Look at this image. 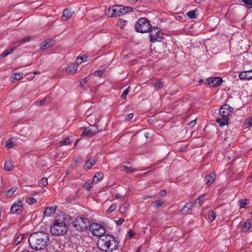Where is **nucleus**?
Returning <instances> with one entry per match:
<instances>
[{
    "label": "nucleus",
    "instance_id": "obj_7",
    "mask_svg": "<svg viewBox=\"0 0 252 252\" xmlns=\"http://www.w3.org/2000/svg\"><path fill=\"white\" fill-rule=\"evenodd\" d=\"M90 229L93 235L101 237L105 233L104 227L100 224L93 223L90 226Z\"/></svg>",
    "mask_w": 252,
    "mask_h": 252
},
{
    "label": "nucleus",
    "instance_id": "obj_12",
    "mask_svg": "<svg viewBox=\"0 0 252 252\" xmlns=\"http://www.w3.org/2000/svg\"><path fill=\"white\" fill-rule=\"evenodd\" d=\"M239 77L241 80H250L252 79V70L246 71L241 72Z\"/></svg>",
    "mask_w": 252,
    "mask_h": 252
},
{
    "label": "nucleus",
    "instance_id": "obj_60",
    "mask_svg": "<svg viewBox=\"0 0 252 252\" xmlns=\"http://www.w3.org/2000/svg\"><path fill=\"white\" fill-rule=\"evenodd\" d=\"M116 198L119 199L121 197V195L120 194H117L116 196Z\"/></svg>",
    "mask_w": 252,
    "mask_h": 252
},
{
    "label": "nucleus",
    "instance_id": "obj_55",
    "mask_svg": "<svg viewBox=\"0 0 252 252\" xmlns=\"http://www.w3.org/2000/svg\"><path fill=\"white\" fill-rule=\"evenodd\" d=\"M128 234L130 238H132L134 235V233L131 230L129 231Z\"/></svg>",
    "mask_w": 252,
    "mask_h": 252
},
{
    "label": "nucleus",
    "instance_id": "obj_10",
    "mask_svg": "<svg viewBox=\"0 0 252 252\" xmlns=\"http://www.w3.org/2000/svg\"><path fill=\"white\" fill-rule=\"evenodd\" d=\"M114 13H115V16H120V15H124L126 13V11L125 6L121 5H113Z\"/></svg>",
    "mask_w": 252,
    "mask_h": 252
},
{
    "label": "nucleus",
    "instance_id": "obj_34",
    "mask_svg": "<svg viewBox=\"0 0 252 252\" xmlns=\"http://www.w3.org/2000/svg\"><path fill=\"white\" fill-rule=\"evenodd\" d=\"M93 183V181H87L84 185V188H85L86 190H90V189L92 187Z\"/></svg>",
    "mask_w": 252,
    "mask_h": 252
},
{
    "label": "nucleus",
    "instance_id": "obj_9",
    "mask_svg": "<svg viewBox=\"0 0 252 252\" xmlns=\"http://www.w3.org/2000/svg\"><path fill=\"white\" fill-rule=\"evenodd\" d=\"M23 209V203L22 199L15 202L11 207V212L12 214H20Z\"/></svg>",
    "mask_w": 252,
    "mask_h": 252
},
{
    "label": "nucleus",
    "instance_id": "obj_54",
    "mask_svg": "<svg viewBox=\"0 0 252 252\" xmlns=\"http://www.w3.org/2000/svg\"><path fill=\"white\" fill-rule=\"evenodd\" d=\"M45 102V100L44 99L41 100L39 102H38V105L39 106L42 105L44 104Z\"/></svg>",
    "mask_w": 252,
    "mask_h": 252
},
{
    "label": "nucleus",
    "instance_id": "obj_64",
    "mask_svg": "<svg viewBox=\"0 0 252 252\" xmlns=\"http://www.w3.org/2000/svg\"><path fill=\"white\" fill-rule=\"evenodd\" d=\"M250 182H252V176L250 179Z\"/></svg>",
    "mask_w": 252,
    "mask_h": 252
},
{
    "label": "nucleus",
    "instance_id": "obj_48",
    "mask_svg": "<svg viewBox=\"0 0 252 252\" xmlns=\"http://www.w3.org/2000/svg\"><path fill=\"white\" fill-rule=\"evenodd\" d=\"M70 143V141L69 138H65L62 143V145H67Z\"/></svg>",
    "mask_w": 252,
    "mask_h": 252
},
{
    "label": "nucleus",
    "instance_id": "obj_49",
    "mask_svg": "<svg viewBox=\"0 0 252 252\" xmlns=\"http://www.w3.org/2000/svg\"><path fill=\"white\" fill-rule=\"evenodd\" d=\"M103 74V72L101 70L96 71L94 72V75L98 77H101Z\"/></svg>",
    "mask_w": 252,
    "mask_h": 252
},
{
    "label": "nucleus",
    "instance_id": "obj_23",
    "mask_svg": "<svg viewBox=\"0 0 252 252\" xmlns=\"http://www.w3.org/2000/svg\"><path fill=\"white\" fill-rule=\"evenodd\" d=\"M103 174L101 172H97L94 177L93 182L94 183H97L100 181L103 178Z\"/></svg>",
    "mask_w": 252,
    "mask_h": 252
},
{
    "label": "nucleus",
    "instance_id": "obj_2",
    "mask_svg": "<svg viewBox=\"0 0 252 252\" xmlns=\"http://www.w3.org/2000/svg\"><path fill=\"white\" fill-rule=\"evenodd\" d=\"M67 221V220L64 215L56 218L50 226L51 233L57 236H62L65 234L68 230Z\"/></svg>",
    "mask_w": 252,
    "mask_h": 252
},
{
    "label": "nucleus",
    "instance_id": "obj_61",
    "mask_svg": "<svg viewBox=\"0 0 252 252\" xmlns=\"http://www.w3.org/2000/svg\"><path fill=\"white\" fill-rule=\"evenodd\" d=\"M34 73V74H39V71H36L34 72V73Z\"/></svg>",
    "mask_w": 252,
    "mask_h": 252
},
{
    "label": "nucleus",
    "instance_id": "obj_11",
    "mask_svg": "<svg viewBox=\"0 0 252 252\" xmlns=\"http://www.w3.org/2000/svg\"><path fill=\"white\" fill-rule=\"evenodd\" d=\"M208 81V84L212 87H217L221 85L222 80L220 77H214L210 78Z\"/></svg>",
    "mask_w": 252,
    "mask_h": 252
},
{
    "label": "nucleus",
    "instance_id": "obj_37",
    "mask_svg": "<svg viewBox=\"0 0 252 252\" xmlns=\"http://www.w3.org/2000/svg\"><path fill=\"white\" fill-rule=\"evenodd\" d=\"M242 1L248 8H252V0H242Z\"/></svg>",
    "mask_w": 252,
    "mask_h": 252
},
{
    "label": "nucleus",
    "instance_id": "obj_21",
    "mask_svg": "<svg viewBox=\"0 0 252 252\" xmlns=\"http://www.w3.org/2000/svg\"><path fill=\"white\" fill-rule=\"evenodd\" d=\"M251 227V223L248 220L246 221L242 226L241 230L242 232L245 233L248 231Z\"/></svg>",
    "mask_w": 252,
    "mask_h": 252
},
{
    "label": "nucleus",
    "instance_id": "obj_33",
    "mask_svg": "<svg viewBox=\"0 0 252 252\" xmlns=\"http://www.w3.org/2000/svg\"><path fill=\"white\" fill-rule=\"evenodd\" d=\"M24 236L23 234L19 235L17 237L15 238L14 243L15 245H18L23 239Z\"/></svg>",
    "mask_w": 252,
    "mask_h": 252
},
{
    "label": "nucleus",
    "instance_id": "obj_25",
    "mask_svg": "<svg viewBox=\"0 0 252 252\" xmlns=\"http://www.w3.org/2000/svg\"><path fill=\"white\" fill-rule=\"evenodd\" d=\"M153 86H154L156 90H158V89L163 87V83L160 80H158L154 83H153Z\"/></svg>",
    "mask_w": 252,
    "mask_h": 252
},
{
    "label": "nucleus",
    "instance_id": "obj_38",
    "mask_svg": "<svg viewBox=\"0 0 252 252\" xmlns=\"http://www.w3.org/2000/svg\"><path fill=\"white\" fill-rule=\"evenodd\" d=\"M40 185L42 186H45L48 184V181L46 178H42L39 182Z\"/></svg>",
    "mask_w": 252,
    "mask_h": 252
},
{
    "label": "nucleus",
    "instance_id": "obj_15",
    "mask_svg": "<svg viewBox=\"0 0 252 252\" xmlns=\"http://www.w3.org/2000/svg\"><path fill=\"white\" fill-rule=\"evenodd\" d=\"M77 69V65H76L75 63H72L68 66L66 71L67 73L73 74L76 72Z\"/></svg>",
    "mask_w": 252,
    "mask_h": 252
},
{
    "label": "nucleus",
    "instance_id": "obj_22",
    "mask_svg": "<svg viewBox=\"0 0 252 252\" xmlns=\"http://www.w3.org/2000/svg\"><path fill=\"white\" fill-rule=\"evenodd\" d=\"M16 46H15L13 48H11L8 50H4L0 55V57L1 58H3L8 55L9 54L12 53L16 49Z\"/></svg>",
    "mask_w": 252,
    "mask_h": 252
},
{
    "label": "nucleus",
    "instance_id": "obj_3",
    "mask_svg": "<svg viewBox=\"0 0 252 252\" xmlns=\"http://www.w3.org/2000/svg\"><path fill=\"white\" fill-rule=\"evenodd\" d=\"M97 245L102 251L106 252L109 250L110 251H112L118 248V242L114 237L103 235L99 237L97 240Z\"/></svg>",
    "mask_w": 252,
    "mask_h": 252
},
{
    "label": "nucleus",
    "instance_id": "obj_14",
    "mask_svg": "<svg viewBox=\"0 0 252 252\" xmlns=\"http://www.w3.org/2000/svg\"><path fill=\"white\" fill-rule=\"evenodd\" d=\"M215 179V174L211 173L208 175L206 176L205 178V182L207 186L211 185Z\"/></svg>",
    "mask_w": 252,
    "mask_h": 252
},
{
    "label": "nucleus",
    "instance_id": "obj_58",
    "mask_svg": "<svg viewBox=\"0 0 252 252\" xmlns=\"http://www.w3.org/2000/svg\"><path fill=\"white\" fill-rule=\"evenodd\" d=\"M126 10V13L128 11H132V8L130 7H125Z\"/></svg>",
    "mask_w": 252,
    "mask_h": 252
},
{
    "label": "nucleus",
    "instance_id": "obj_36",
    "mask_svg": "<svg viewBox=\"0 0 252 252\" xmlns=\"http://www.w3.org/2000/svg\"><path fill=\"white\" fill-rule=\"evenodd\" d=\"M248 203V200L247 199L239 200L240 207L241 208H244Z\"/></svg>",
    "mask_w": 252,
    "mask_h": 252
},
{
    "label": "nucleus",
    "instance_id": "obj_44",
    "mask_svg": "<svg viewBox=\"0 0 252 252\" xmlns=\"http://www.w3.org/2000/svg\"><path fill=\"white\" fill-rule=\"evenodd\" d=\"M6 147L7 148H12V147L13 146V142L11 140H9L8 141H7L6 142Z\"/></svg>",
    "mask_w": 252,
    "mask_h": 252
},
{
    "label": "nucleus",
    "instance_id": "obj_4",
    "mask_svg": "<svg viewBox=\"0 0 252 252\" xmlns=\"http://www.w3.org/2000/svg\"><path fill=\"white\" fill-rule=\"evenodd\" d=\"M233 109L228 104L223 105L220 109V116L216 119L220 126H222L227 125L228 124L229 116L232 114Z\"/></svg>",
    "mask_w": 252,
    "mask_h": 252
},
{
    "label": "nucleus",
    "instance_id": "obj_13",
    "mask_svg": "<svg viewBox=\"0 0 252 252\" xmlns=\"http://www.w3.org/2000/svg\"><path fill=\"white\" fill-rule=\"evenodd\" d=\"M72 14L73 12L71 11L65 9L63 11L62 19L63 21H66L72 16Z\"/></svg>",
    "mask_w": 252,
    "mask_h": 252
},
{
    "label": "nucleus",
    "instance_id": "obj_47",
    "mask_svg": "<svg viewBox=\"0 0 252 252\" xmlns=\"http://www.w3.org/2000/svg\"><path fill=\"white\" fill-rule=\"evenodd\" d=\"M134 114L133 113H130L127 115H126V120L127 121H129L130 120H131L133 117Z\"/></svg>",
    "mask_w": 252,
    "mask_h": 252
},
{
    "label": "nucleus",
    "instance_id": "obj_51",
    "mask_svg": "<svg viewBox=\"0 0 252 252\" xmlns=\"http://www.w3.org/2000/svg\"><path fill=\"white\" fill-rule=\"evenodd\" d=\"M124 221L125 220L123 219H120L118 220H117L116 223L119 225H121L124 222Z\"/></svg>",
    "mask_w": 252,
    "mask_h": 252
},
{
    "label": "nucleus",
    "instance_id": "obj_16",
    "mask_svg": "<svg viewBox=\"0 0 252 252\" xmlns=\"http://www.w3.org/2000/svg\"><path fill=\"white\" fill-rule=\"evenodd\" d=\"M53 46V42L51 39H47L40 44V48L44 50Z\"/></svg>",
    "mask_w": 252,
    "mask_h": 252
},
{
    "label": "nucleus",
    "instance_id": "obj_29",
    "mask_svg": "<svg viewBox=\"0 0 252 252\" xmlns=\"http://www.w3.org/2000/svg\"><path fill=\"white\" fill-rule=\"evenodd\" d=\"M209 220L212 222L216 218V214L213 210H210L208 213Z\"/></svg>",
    "mask_w": 252,
    "mask_h": 252
},
{
    "label": "nucleus",
    "instance_id": "obj_52",
    "mask_svg": "<svg viewBox=\"0 0 252 252\" xmlns=\"http://www.w3.org/2000/svg\"><path fill=\"white\" fill-rule=\"evenodd\" d=\"M166 194V191L165 189H163L160 192V195L162 196H164Z\"/></svg>",
    "mask_w": 252,
    "mask_h": 252
},
{
    "label": "nucleus",
    "instance_id": "obj_43",
    "mask_svg": "<svg viewBox=\"0 0 252 252\" xmlns=\"http://www.w3.org/2000/svg\"><path fill=\"white\" fill-rule=\"evenodd\" d=\"M128 92H129V88H127L123 93L122 96H121L122 98L124 99H126V95L128 94Z\"/></svg>",
    "mask_w": 252,
    "mask_h": 252
},
{
    "label": "nucleus",
    "instance_id": "obj_46",
    "mask_svg": "<svg viewBox=\"0 0 252 252\" xmlns=\"http://www.w3.org/2000/svg\"><path fill=\"white\" fill-rule=\"evenodd\" d=\"M90 129H91V131L94 133L95 134L98 131V128L96 126H91L90 127H89Z\"/></svg>",
    "mask_w": 252,
    "mask_h": 252
},
{
    "label": "nucleus",
    "instance_id": "obj_30",
    "mask_svg": "<svg viewBox=\"0 0 252 252\" xmlns=\"http://www.w3.org/2000/svg\"><path fill=\"white\" fill-rule=\"evenodd\" d=\"M87 58V56L78 57L76 60L75 64L78 66V65L80 64L81 63L86 62Z\"/></svg>",
    "mask_w": 252,
    "mask_h": 252
},
{
    "label": "nucleus",
    "instance_id": "obj_53",
    "mask_svg": "<svg viewBox=\"0 0 252 252\" xmlns=\"http://www.w3.org/2000/svg\"><path fill=\"white\" fill-rule=\"evenodd\" d=\"M120 23L121 24V25L120 26L121 28H123V26H125L126 24V21H120Z\"/></svg>",
    "mask_w": 252,
    "mask_h": 252
},
{
    "label": "nucleus",
    "instance_id": "obj_20",
    "mask_svg": "<svg viewBox=\"0 0 252 252\" xmlns=\"http://www.w3.org/2000/svg\"><path fill=\"white\" fill-rule=\"evenodd\" d=\"M165 203V201L162 200H158L152 203V205L155 209H158L161 205Z\"/></svg>",
    "mask_w": 252,
    "mask_h": 252
},
{
    "label": "nucleus",
    "instance_id": "obj_27",
    "mask_svg": "<svg viewBox=\"0 0 252 252\" xmlns=\"http://www.w3.org/2000/svg\"><path fill=\"white\" fill-rule=\"evenodd\" d=\"M113 6L112 7H109L105 11L106 14L108 17H115V13H114L113 10Z\"/></svg>",
    "mask_w": 252,
    "mask_h": 252
},
{
    "label": "nucleus",
    "instance_id": "obj_28",
    "mask_svg": "<svg viewBox=\"0 0 252 252\" xmlns=\"http://www.w3.org/2000/svg\"><path fill=\"white\" fill-rule=\"evenodd\" d=\"M120 170L122 171H126V173H130L134 172L135 170L134 169L126 166H122L120 167Z\"/></svg>",
    "mask_w": 252,
    "mask_h": 252
},
{
    "label": "nucleus",
    "instance_id": "obj_31",
    "mask_svg": "<svg viewBox=\"0 0 252 252\" xmlns=\"http://www.w3.org/2000/svg\"><path fill=\"white\" fill-rule=\"evenodd\" d=\"M23 77V73H15L11 75V78L14 80L18 81Z\"/></svg>",
    "mask_w": 252,
    "mask_h": 252
},
{
    "label": "nucleus",
    "instance_id": "obj_6",
    "mask_svg": "<svg viewBox=\"0 0 252 252\" xmlns=\"http://www.w3.org/2000/svg\"><path fill=\"white\" fill-rule=\"evenodd\" d=\"M73 225L76 230L83 231L90 226V221L87 218H77L74 221Z\"/></svg>",
    "mask_w": 252,
    "mask_h": 252
},
{
    "label": "nucleus",
    "instance_id": "obj_63",
    "mask_svg": "<svg viewBox=\"0 0 252 252\" xmlns=\"http://www.w3.org/2000/svg\"><path fill=\"white\" fill-rule=\"evenodd\" d=\"M91 114V113H88V112H87L86 113V115H88V116L90 115Z\"/></svg>",
    "mask_w": 252,
    "mask_h": 252
},
{
    "label": "nucleus",
    "instance_id": "obj_59",
    "mask_svg": "<svg viewBox=\"0 0 252 252\" xmlns=\"http://www.w3.org/2000/svg\"><path fill=\"white\" fill-rule=\"evenodd\" d=\"M197 3H201L203 2L205 0H194Z\"/></svg>",
    "mask_w": 252,
    "mask_h": 252
},
{
    "label": "nucleus",
    "instance_id": "obj_17",
    "mask_svg": "<svg viewBox=\"0 0 252 252\" xmlns=\"http://www.w3.org/2000/svg\"><path fill=\"white\" fill-rule=\"evenodd\" d=\"M56 211V207H47L44 211L43 214L44 216L50 217L54 214Z\"/></svg>",
    "mask_w": 252,
    "mask_h": 252
},
{
    "label": "nucleus",
    "instance_id": "obj_40",
    "mask_svg": "<svg viewBox=\"0 0 252 252\" xmlns=\"http://www.w3.org/2000/svg\"><path fill=\"white\" fill-rule=\"evenodd\" d=\"M32 38V36H28L26 37H25L23 39H22L20 41V43L21 44H23V43H25V42H29L31 39Z\"/></svg>",
    "mask_w": 252,
    "mask_h": 252
},
{
    "label": "nucleus",
    "instance_id": "obj_19",
    "mask_svg": "<svg viewBox=\"0 0 252 252\" xmlns=\"http://www.w3.org/2000/svg\"><path fill=\"white\" fill-rule=\"evenodd\" d=\"M14 166L13 162L11 160H7L6 161L4 164V169L8 171H12L13 169Z\"/></svg>",
    "mask_w": 252,
    "mask_h": 252
},
{
    "label": "nucleus",
    "instance_id": "obj_39",
    "mask_svg": "<svg viewBox=\"0 0 252 252\" xmlns=\"http://www.w3.org/2000/svg\"><path fill=\"white\" fill-rule=\"evenodd\" d=\"M202 196H200L198 198H197L195 200V202L194 203L196 204H198V206L200 207L202 204L203 203V200H202Z\"/></svg>",
    "mask_w": 252,
    "mask_h": 252
},
{
    "label": "nucleus",
    "instance_id": "obj_41",
    "mask_svg": "<svg viewBox=\"0 0 252 252\" xmlns=\"http://www.w3.org/2000/svg\"><path fill=\"white\" fill-rule=\"evenodd\" d=\"M27 202L29 205H32L36 202V200L33 197H30L27 199Z\"/></svg>",
    "mask_w": 252,
    "mask_h": 252
},
{
    "label": "nucleus",
    "instance_id": "obj_1",
    "mask_svg": "<svg viewBox=\"0 0 252 252\" xmlns=\"http://www.w3.org/2000/svg\"><path fill=\"white\" fill-rule=\"evenodd\" d=\"M49 239V235L48 233L38 231L31 234L28 241L30 246L32 249L38 251L46 248Z\"/></svg>",
    "mask_w": 252,
    "mask_h": 252
},
{
    "label": "nucleus",
    "instance_id": "obj_45",
    "mask_svg": "<svg viewBox=\"0 0 252 252\" xmlns=\"http://www.w3.org/2000/svg\"><path fill=\"white\" fill-rule=\"evenodd\" d=\"M188 16L190 18H195V12L193 10L190 11L188 13Z\"/></svg>",
    "mask_w": 252,
    "mask_h": 252
},
{
    "label": "nucleus",
    "instance_id": "obj_8",
    "mask_svg": "<svg viewBox=\"0 0 252 252\" xmlns=\"http://www.w3.org/2000/svg\"><path fill=\"white\" fill-rule=\"evenodd\" d=\"M149 32H150V41L152 42L159 41L162 39V33L157 27L151 28Z\"/></svg>",
    "mask_w": 252,
    "mask_h": 252
},
{
    "label": "nucleus",
    "instance_id": "obj_24",
    "mask_svg": "<svg viewBox=\"0 0 252 252\" xmlns=\"http://www.w3.org/2000/svg\"><path fill=\"white\" fill-rule=\"evenodd\" d=\"M17 188L16 187H13L7 190L5 192V195L7 197L11 196L17 190Z\"/></svg>",
    "mask_w": 252,
    "mask_h": 252
},
{
    "label": "nucleus",
    "instance_id": "obj_26",
    "mask_svg": "<svg viewBox=\"0 0 252 252\" xmlns=\"http://www.w3.org/2000/svg\"><path fill=\"white\" fill-rule=\"evenodd\" d=\"M193 205L192 203H187L183 207V208L182 209V213L183 214H186L187 212L192 207Z\"/></svg>",
    "mask_w": 252,
    "mask_h": 252
},
{
    "label": "nucleus",
    "instance_id": "obj_50",
    "mask_svg": "<svg viewBox=\"0 0 252 252\" xmlns=\"http://www.w3.org/2000/svg\"><path fill=\"white\" fill-rule=\"evenodd\" d=\"M196 120L197 119H195L191 122H190L189 123V125L190 126H194L196 124Z\"/></svg>",
    "mask_w": 252,
    "mask_h": 252
},
{
    "label": "nucleus",
    "instance_id": "obj_57",
    "mask_svg": "<svg viewBox=\"0 0 252 252\" xmlns=\"http://www.w3.org/2000/svg\"><path fill=\"white\" fill-rule=\"evenodd\" d=\"M128 2L131 4L135 3L138 0H127Z\"/></svg>",
    "mask_w": 252,
    "mask_h": 252
},
{
    "label": "nucleus",
    "instance_id": "obj_56",
    "mask_svg": "<svg viewBox=\"0 0 252 252\" xmlns=\"http://www.w3.org/2000/svg\"><path fill=\"white\" fill-rule=\"evenodd\" d=\"M81 86H83L86 84V81L84 79H82L80 82Z\"/></svg>",
    "mask_w": 252,
    "mask_h": 252
},
{
    "label": "nucleus",
    "instance_id": "obj_18",
    "mask_svg": "<svg viewBox=\"0 0 252 252\" xmlns=\"http://www.w3.org/2000/svg\"><path fill=\"white\" fill-rule=\"evenodd\" d=\"M96 161V159H94V158H91L89 159L87 161H86L85 164L86 169H90L93 165L95 164Z\"/></svg>",
    "mask_w": 252,
    "mask_h": 252
},
{
    "label": "nucleus",
    "instance_id": "obj_62",
    "mask_svg": "<svg viewBox=\"0 0 252 252\" xmlns=\"http://www.w3.org/2000/svg\"><path fill=\"white\" fill-rule=\"evenodd\" d=\"M136 252H140V248H139V249L137 250Z\"/></svg>",
    "mask_w": 252,
    "mask_h": 252
},
{
    "label": "nucleus",
    "instance_id": "obj_32",
    "mask_svg": "<svg viewBox=\"0 0 252 252\" xmlns=\"http://www.w3.org/2000/svg\"><path fill=\"white\" fill-rule=\"evenodd\" d=\"M94 134L91 131V129L89 127H86L84 131L82 133L81 136L87 135L88 136H91L94 135Z\"/></svg>",
    "mask_w": 252,
    "mask_h": 252
},
{
    "label": "nucleus",
    "instance_id": "obj_42",
    "mask_svg": "<svg viewBox=\"0 0 252 252\" xmlns=\"http://www.w3.org/2000/svg\"><path fill=\"white\" fill-rule=\"evenodd\" d=\"M246 125L250 126L252 125V117L247 118L245 121Z\"/></svg>",
    "mask_w": 252,
    "mask_h": 252
},
{
    "label": "nucleus",
    "instance_id": "obj_5",
    "mask_svg": "<svg viewBox=\"0 0 252 252\" xmlns=\"http://www.w3.org/2000/svg\"><path fill=\"white\" fill-rule=\"evenodd\" d=\"M151 28L150 21L145 18L139 19L135 23L134 26L135 31L141 33L149 32Z\"/></svg>",
    "mask_w": 252,
    "mask_h": 252
},
{
    "label": "nucleus",
    "instance_id": "obj_35",
    "mask_svg": "<svg viewBox=\"0 0 252 252\" xmlns=\"http://www.w3.org/2000/svg\"><path fill=\"white\" fill-rule=\"evenodd\" d=\"M117 208L116 205L114 204H112L110 206L109 208L107 210L106 212L107 214H110L112 212H114Z\"/></svg>",
    "mask_w": 252,
    "mask_h": 252
}]
</instances>
